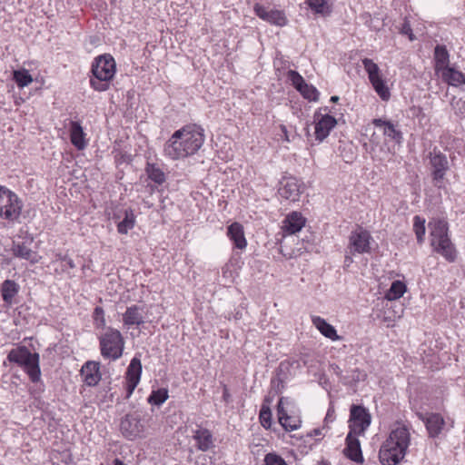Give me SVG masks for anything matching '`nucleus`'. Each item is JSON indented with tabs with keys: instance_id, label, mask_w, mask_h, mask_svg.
<instances>
[{
	"instance_id": "864d4df0",
	"label": "nucleus",
	"mask_w": 465,
	"mask_h": 465,
	"mask_svg": "<svg viewBox=\"0 0 465 465\" xmlns=\"http://www.w3.org/2000/svg\"><path fill=\"white\" fill-rule=\"evenodd\" d=\"M113 465H126V464L124 463V461H122L120 459H114L113 461Z\"/></svg>"
},
{
	"instance_id": "a878e982",
	"label": "nucleus",
	"mask_w": 465,
	"mask_h": 465,
	"mask_svg": "<svg viewBox=\"0 0 465 465\" xmlns=\"http://www.w3.org/2000/svg\"><path fill=\"white\" fill-rule=\"evenodd\" d=\"M312 322L320 332L331 341H338L341 337L337 334L335 328L320 316H312Z\"/></svg>"
},
{
	"instance_id": "bb28decb",
	"label": "nucleus",
	"mask_w": 465,
	"mask_h": 465,
	"mask_svg": "<svg viewBox=\"0 0 465 465\" xmlns=\"http://www.w3.org/2000/svg\"><path fill=\"white\" fill-rule=\"evenodd\" d=\"M193 439L197 442V448L202 451H206L213 446V435L207 429L195 430Z\"/></svg>"
},
{
	"instance_id": "5fc2aeb1",
	"label": "nucleus",
	"mask_w": 465,
	"mask_h": 465,
	"mask_svg": "<svg viewBox=\"0 0 465 465\" xmlns=\"http://www.w3.org/2000/svg\"><path fill=\"white\" fill-rule=\"evenodd\" d=\"M353 158H354L353 155L351 154L350 156L346 157L345 162L346 163H351V162H352Z\"/></svg>"
},
{
	"instance_id": "6e6d98bb",
	"label": "nucleus",
	"mask_w": 465,
	"mask_h": 465,
	"mask_svg": "<svg viewBox=\"0 0 465 465\" xmlns=\"http://www.w3.org/2000/svg\"><path fill=\"white\" fill-rule=\"evenodd\" d=\"M338 100H339V97L336 95L331 97V102H332V103H336V102H338Z\"/></svg>"
},
{
	"instance_id": "6ab92c4d",
	"label": "nucleus",
	"mask_w": 465,
	"mask_h": 465,
	"mask_svg": "<svg viewBox=\"0 0 465 465\" xmlns=\"http://www.w3.org/2000/svg\"><path fill=\"white\" fill-rule=\"evenodd\" d=\"M372 124L375 127L380 128L386 137L390 138L396 143H401L403 140L402 133L391 121L377 118L372 120Z\"/></svg>"
},
{
	"instance_id": "c03bdc74",
	"label": "nucleus",
	"mask_w": 465,
	"mask_h": 465,
	"mask_svg": "<svg viewBox=\"0 0 465 465\" xmlns=\"http://www.w3.org/2000/svg\"><path fill=\"white\" fill-rule=\"evenodd\" d=\"M265 465H288L286 461L274 452L267 453L264 457Z\"/></svg>"
},
{
	"instance_id": "e433bc0d",
	"label": "nucleus",
	"mask_w": 465,
	"mask_h": 465,
	"mask_svg": "<svg viewBox=\"0 0 465 465\" xmlns=\"http://www.w3.org/2000/svg\"><path fill=\"white\" fill-rule=\"evenodd\" d=\"M14 80L16 84L23 88L29 85L33 82V77L25 69L14 71Z\"/></svg>"
},
{
	"instance_id": "ddd939ff",
	"label": "nucleus",
	"mask_w": 465,
	"mask_h": 465,
	"mask_svg": "<svg viewBox=\"0 0 465 465\" xmlns=\"http://www.w3.org/2000/svg\"><path fill=\"white\" fill-rule=\"evenodd\" d=\"M253 11L259 18L277 26H284L288 22L283 11L269 9L259 3L254 5Z\"/></svg>"
},
{
	"instance_id": "f03ea898",
	"label": "nucleus",
	"mask_w": 465,
	"mask_h": 465,
	"mask_svg": "<svg viewBox=\"0 0 465 465\" xmlns=\"http://www.w3.org/2000/svg\"><path fill=\"white\" fill-rule=\"evenodd\" d=\"M411 434L404 425L392 430L380 449L379 459L382 465H397L405 457Z\"/></svg>"
},
{
	"instance_id": "c9c22d12",
	"label": "nucleus",
	"mask_w": 465,
	"mask_h": 465,
	"mask_svg": "<svg viewBox=\"0 0 465 465\" xmlns=\"http://www.w3.org/2000/svg\"><path fill=\"white\" fill-rule=\"evenodd\" d=\"M413 231L416 234L418 243L421 244L424 242L426 232L425 219L419 215L413 218Z\"/></svg>"
},
{
	"instance_id": "7ed1b4c3",
	"label": "nucleus",
	"mask_w": 465,
	"mask_h": 465,
	"mask_svg": "<svg viewBox=\"0 0 465 465\" xmlns=\"http://www.w3.org/2000/svg\"><path fill=\"white\" fill-rule=\"evenodd\" d=\"M428 228L432 250L448 262H453L457 257V251L449 236L448 222L445 219L432 218L428 223Z\"/></svg>"
},
{
	"instance_id": "f3484780",
	"label": "nucleus",
	"mask_w": 465,
	"mask_h": 465,
	"mask_svg": "<svg viewBox=\"0 0 465 465\" xmlns=\"http://www.w3.org/2000/svg\"><path fill=\"white\" fill-rule=\"evenodd\" d=\"M358 435L359 434H354V432L349 431L345 440L346 447L343 450V453L348 459L357 463H362L363 457L361 453L360 440L357 438Z\"/></svg>"
},
{
	"instance_id": "20e7f679",
	"label": "nucleus",
	"mask_w": 465,
	"mask_h": 465,
	"mask_svg": "<svg viewBox=\"0 0 465 465\" xmlns=\"http://www.w3.org/2000/svg\"><path fill=\"white\" fill-rule=\"evenodd\" d=\"M6 361L21 367L32 382L40 381V356L37 352H31L26 346L21 345L8 352Z\"/></svg>"
},
{
	"instance_id": "6e6552de",
	"label": "nucleus",
	"mask_w": 465,
	"mask_h": 465,
	"mask_svg": "<svg viewBox=\"0 0 465 465\" xmlns=\"http://www.w3.org/2000/svg\"><path fill=\"white\" fill-rule=\"evenodd\" d=\"M362 64L365 71L368 73L369 80L377 94L381 100L388 101L391 97V92L384 79L380 74V68L378 64L369 58H364L362 60Z\"/></svg>"
},
{
	"instance_id": "f257e3e1",
	"label": "nucleus",
	"mask_w": 465,
	"mask_h": 465,
	"mask_svg": "<svg viewBox=\"0 0 465 465\" xmlns=\"http://www.w3.org/2000/svg\"><path fill=\"white\" fill-rule=\"evenodd\" d=\"M204 142L203 129L196 124L186 125L175 131L165 143L163 152L173 160L195 153Z\"/></svg>"
},
{
	"instance_id": "9b49d317",
	"label": "nucleus",
	"mask_w": 465,
	"mask_h": 465,
	"mask_svg": "<svg viewBox=\"0 0 465 465\" xmlns=\"http://www.w3.org/2000/svg\"><path fill=\"white\" fill-rule=\"evenodd\" d=\"M430 164L432 167V179L434 185L438 188L443 186V179L449 169V162L444 153L437 149L430 153Z\"/></svg>"
},
{
	"instance_id": "412c9836",
	"label": "nucleus",
	"mask_w": 465,
	"mask_h": 465,
	"mask_svg": "<svg viewBox=\"0 0 465 465\" xmlns=\"http://www.w3.org/2000/svg\"><path fill=\"white\" fill-rule=\"evenodd\" d=\"M305 218L298 212H292L283 220L282 230L288 234L300 232L305 225Z\"/></svg>"
},
{
	"instance_id": "72a5a7b5",
	"label": "nucleus",
	"mask_w": 465,
	"mask_h": 465,
	"mask_svg": "<svg viewBox=\"0 0 465 465\" xmlns=\"http://www.w3.org/2000/svg\"><path fill=\"white\" fill-rule=\"evenodd\" d=\"M145 172L148 177L157 184H162L165 182L164 173L154 163H147Z\"/></svg>"
},
{
	"instance_id": "4d7b16f0",
	"label": "nucleus",
	"mask_w": 465,
	"mask_h": 465,
	"mask_svg": "<svg viewBox=\"0 0 465 465\" xmlns=\"http://www.w3.org/2000/svg\"><path fill=\"white\" fill-rule=\"evenodd\" d=\"M313 434L314 435H320L321 434V430L319 429H315V430H313Z\"/></svg>"
},
{
	"instance_id": "4468645a",
	"label": "nucleus",
	"mask_w": 465,
	"mask_h": 465,
	"mask_svg": "<svg viewBox=\"0 0 465 465\" xmlns=\"http://www.w3.org/2000/svg\"><path fill=\"white\" fill-rule=\"evenodd\" d=\"M315 122V139L319 142H322L329 134L330 132L337 124L335 117L326 114H321L316 113L314 114Z\"/></svg>"
},
{
	"instance_id": "7c9ffc66",
	"label": "nucleus",
	"mask_w": 465,
	"mask_h": 465,
	"mask_svg": "<svg viewBox=\"0 0 465 465\" xmlns=\"http://www.w3.org/2000/svg\"><path fill=\"white\" fill-rule=\"evenodd\" d=\"M425 424L430 436L436 437L440 434L444 420L440 414L433 413L427 418Z\"/></svg>"
},
{
	"instance_id": "dca6fc26",
	"label": "nucleus",
	"mask_w": 465,
	"mask_h": 465,
	"mask_svg": "<svg viewBox=\"0 0 465 465\" xmlns=\"http://www.w3.org/2000/svg\"><path fill=\"white\" fill-rule=\"evenodd\" d=\"M142 373L140 359L134 357L126 371V398H129L138 385Z\"/></svg>"
},
{
	"instance_id": "423d86ee",
	"label": "nucleus",
	"mask_w": 465,
	"mask_h": 465,
	"mask_svg": "<svg viewBox=\"0 0 465 465\" xmlns=\"http://www.w3.org/2000/svg\"><path fill=\"white\" fill-rule=\"evenodd\" d=\"M99 345L101 355L104 359L116 361L123 355L124 340L118 330L107 327L99 337Z\"/></svg>"
},
{
	"instance_id": "8fccbe9b",
	"label": "nucleus",
	"mask_w": 465,
	"mask_h": 465,
	"mask_svg": "<svg viewBox=\"0 0 465 465\" xmlns=\"http://www.w3.org/2000/svg\"><path fill=\"white\" fill-rule=\"evenodd\" d=\"M280 129H281V131L282 133V139L284 141H286V142H290V138H289V134H288V130H287L286 126L283 125V124H281L280 125Z\"/></svg>"
},
{
	"instance_id": "37998d69",
	"label": "nucleus",
	"mask_w": 465,
	"mask_h": 465,
	"mask_svg": "<svg viewBox=\"0 0 465 465\" xmlns=\"http://www.w3.org/2000/svg\"><path fill=\"white\" fill-rule=\"evenodd\" d=\"M288 79L292 82L297 91L302 88L303 84H306L303 77L294 70H290L288 72Z\"/></svg>"
},
{
	"instance_id": "0eeeda50",
	"label": "nucleus",
	"mask_w": 465,
	"mask_h": 465,
	"mask_svg": "<svg viewBox=\"0 0 465 465\" xmlns=\"http://www.w3.org/2000/svg\"><path fill=\"white\" fill-rule=\"evenodd\" d=\"M22 207V203L15 193L0 186V218L9 221L17 220Z\"/></svg>"
},
{
	"instance_id": "b1692460",
	"label": "nucleus",
	"mask_w": 465,
	"mask_h": 465,
	"mask_svg": "<svg viewBox=\"0 0 465 465\" xmlns=\"http://www.w3.org/2000/svg\"><path fill=\"white\" fill-rule=\"evenodd\" d=\"M227 235L233 242L234 246L238 249H244L247 245L244 237L243 227L239 223H232L227 230Z\"/></svg>"
},
{
	"instance_id": "a19ab883",
	"label": "nucleus",
	"mask_w": 465,
	"mask_h": 465,
	"mask_svg": "<svg viewBox=\"0 0 465 465\" xmlns=\"http://www.w3.org/2000/svg\"><path fill=\"white\" fill-rule=\"evenodd\" d=\"M259 419L262 426L265 429H269L272 426V411L271 409L262 405L260 411Z\"/></svg>"
},
{
	"instance_id": "09e8293b",
	"label": "nucleus",
	"mask_w": 465,
	"mask_h": 465,
	"mask_svg": "<svg viewBox=\"0 0 465 465\" xmlns=\"http://www.w3.org/2000/svg\"><path fill=\"white\" fill-rule=\"evenodd\" d=\"M223 399L227 403L231 401V394L226 385H223Z\"/></svg>"
},
{
	"instance_id": "393cba45",
	"label": "nucleus",
	"mask_w": 465,
	"mask_h": 465,
	"mask_svg": "<svg viewBox=\"0 0 465 465\" xmlns=\"http://www.w3.org/2000/svg\"><path fill=\"white\" fill-rule=\"evenodd\" d=\"M301 367L300 361L295 359H288L282 361L277 369V376L278 380L281 382L285 381L292 375H293V371L299 369Z\"/></svg>"
},
{
	"instance_id": "2f4dec72",
	"label": "nucleus",
	"mask_w": 465,
	"mask_h": 465,
	"mask_svg": "<svg viewBox=\"0 0 465 465\" xmlns=\"http://www.w3.org/2000/svg\"><path fill=\"white\" fill-rule=\"evenodd\" d=\"M135 224V215L132 209L124 210V219L117 223V231L121 234H126Z\"/></svg>"
},
{
	"instance_id": "58836bf2",
	"label": "nucleus",
	"mask_w": 465,
	"mask_h": 465,
	"mask_svg": "<svg viewBox=\"0 0 465 465\" xmlns=\"http://www.w3.org/2000/svg\"><path fill=\"white\" fill-rule=\"evenodd\" d=\"M94 324L96 329H104L106 325L104 311L102 307H95L93 312Z\"/></svg>"
},
{
	"instance_id": "4be33fe9",
	"label": "nucleus",
	"mask_w": 465,
	"mask_h": 465,
	"mask_svg": "<svg viewBox=\"0 0 465 465\" xmlns=\"http://www.w3.org/2000/svg\"><path fill=\"white\" fill-rule=\"evenodd\" d=\"M123 322L126 326L142 325L144 323V310L139 305L127 307L123 314Z\"/></svg>"
},
{
	"instance_id": "bf43d9fd",
	"label": "nucleus",
	"mask_w": 465,
	"mask_h": 465,
	"mask_svg": "<svg viewBox=\"0 0 465 465\" xmlns=\"http://www.w3.org/2000/svg\"><path fill=\"white\" fill-rule=\"evenodd\" d=\"M330 416H331V411L329 410L328 412H327V416L325 419L329 418Z\"/></svg>"
},
{
	"instance_id": "c756f323",
	"label": "nucleus",
	"mask_w": 465,
	"mask_h": 465,
	"mask_svg": "<svg viewBox=\"0 0 465 465\" xmlns=\"http://www.w3.org/2000/svg\"><path fill=\"white\" fill-rule=\"evenodd\" d=\"M12 251L14 255L18 258L28 260L32 263H35L38 262L37 255L24 242L14 243Z\"/></svg>"
},
{
	"instance_id": "13d9d810",
	"label": "nucleus",
	"mask_w": 465,
	"mask_h": 465,
	"mask_svg": "<svg viewBox=\"0 0 465 465\" xmlns=\"http://www.w3.org/2000/svg\"><path fill=\"white\" fill-rule=\"evenodd\" d=\"M318 465H329V463L327 461L322 460V461L319 462Z\"/></svg>"
},
{
	"instance_id": "39448f33",
	"label": "nucleus",
	"mask_w": 465,
	"mask_h": 465,
	"mask_svg": "<svg viewBox=\"0 0 465 465\" xmlns=\"http://www.w3.org/2000/svg\"><path fill=\"white\" fill-rule=\"evenodd\" d=\"M93 77L90 85L97 92H104L110 87V81L115 74V62L112 55L103 54L96 57L92 64Z\"/></svg>"
},
{
	"instance_id": "a211bd4d",
	"label": "nucleus",
	"mask_w": 465,
	"mask_h": 465,
	"mask_svg": "<svg viewBox=\"0 0 465 465\" xmlns=\"http://www.w3.org/2000/svg\"><path fill=\"white\" fill-rule=\"evenodd\" d=\"M284 398H281L277 404V414L280 424L287 431H292L297 430L301 426V420L297 416L289 415L285 411Z\"/></svg>"
},
{
	"instance_id": "1a4fd4ad",
	"label": "nucleus",
	"mask_w": 465,
	"mask_h": 465,
	"mask_svg": "<svg viewBox=\"0 0 465 465\" xmlns=\"http://www.w3.org/2000/svg\"><path fill=\"white\" fill-rule=\"evenodd\" d=\"M371 421L369 411L361 406L352 404L350 409V431L354 434H363Z\"/></svg>"
},
{
	"instance_id": "ea45409f",
	"label": "nucleus",
	"mask_w": 465,
	"mask_h": 465,
	"mask_svg": "<svg viewBox=\"0 0 465 465\" xmlns=\"http://www.w3.org/2000/svg\"><path fill=\"white\" fill-rule=\"evenodd\" d=\"M307 4L317 14L324 15L330 12L326 0H307Z\"/></svg>"
},
{
	"instance_id": "2eb2a0df",
	"label": "nucleus",
	"mask_w": 465,
	"mask_h": 465,
	"mask_svg": "<svg viewBox=\"0 0 465 465\" xmlns=\"http://www.w3.org/2000/svg\"><path fill=\"white\" fill-rule=\"evenodd\" d=\"M278 193L285 200L296 202L300 198L301 183L295 177H283L280 182Z\"/></svg>"
},
{
	"instance_id": "49530a36",
	"label": "nucleus",
	"mask_w": 465,
	"mask_h": 465,
	"mask_svg": "<svg viewBox=\"0 0 465 465\" xmlns=\"http://www.w3.org/2000/svg\"><path fill=\"white\" fill-rule=\"evenodd\" d=\"M64 262H62V271L64 272L69 273V269H74L75 263L74 262L73 259L68 255L66 257H64Z\"/></svg>"
},
{
	"instance_id": "c85d7f7f",
	"label": "nucleus",
	"mask_w": 465,
	"mask_h": 465,
	"mask_svg": "<svg viewBox=\"0 0 465 465\" xmlns=\"http://www.w3.org/2000/svg\"><path fill=\"white\" fill-rule=\"evenodd\" d=\"M19 287L12 280H5L1 286V294L3 301L7 304H12L14 297L17 294Z\"/></svg>"
},
{
	"instance_id": "aec40b11",
	"label": "nucleus",
	"mask_w": 465,
	"mask_h": 465,
	"mask_svg": "<svg viewBox=\"0 0 465 465\" xmlns=\"http://www.w3.org/2000/svg\"><path fill=\"white\" fill-rule=\"evenodd\" d=\"M81 376L88 386H95L101 380L100 364L96 361H87L81 369Z\"/></svg>"
},
{
	"instance_id": "f8f14e48",
	"label": "nucleus",
	"mask_w": 465,
	"mask_h": 465,
	"mask_svg": "<svg viewBox=\"0 0 465 465\" xmlns=\"http://www.w3.org/2000/svg\"><path fill=\"white\" fill-rule=\"evenodd\" d=\"M144 430V426L141 420V415L137 412L128 413L120 423V430L122 434L128 440H134L139 437Z\"/></svg>"
},
{
	"instance_id": "de8ad7c7",
	"label": "nucleus",
	"mask_w": 465,
	"mask_h": 465,
	"mask_svg": "<svg viewBox=\"0 0 465 465\" xmlns=\"http://www.w3.org/2000/svg\"><path fill=\"white\" fill-rule=\"evenodd\" d=\"M401 33L402 35H408L411 41L414 40V35L412 34V29L411 27L410 23L407 20H405L404 23L402 24V26L401 28Z\"/></svg>"
},
{
	"instance_id": "79ce46f5",
	"label": "nucleus",
	"mask_w": 465,
	"mask_h": 465,
	"mask_svg": "<svg viewBox=\"0 0 465 465\" xmlns=\"http://www.w3.org/2000/svg\"><path fill=\"white\" fill-rule=\"evenodd\" d=\"M301 94L309 101H317L319 96V92L317 89L308 84L307 83L303 84V87L299 90Z\"/></svg>"
},
{
	"instance_id": "603ef678",
	"label": "nucleus",
	"mask_w": 465,
	"mask_h": 465,
	"mask_svg": "<svg viewBox=\"0 0 465 465\" xmlns=\"http://www.w3.org/2000/svg\"><path fill=\"white\" fill-rule=\"evenodd\" d=\"M67 254H62V253H56L55 254V261H59L61 262H64V257H66Z\"/></svg>"
},
{
	"instance_id": "9d476101",
	"label": "nucleus",
	"mask_w": 465,
	"mask_h": 465,
	"mask_svg": "<svg viewBox=\"0 0 465 465\" xmlns=\"http://www.w3.org/2000/svg\"><path fill=\"white\" fill-rule=\"evenodd\" d=\"M371 233L362 227H358L355 231H352L347 247L350 254L369 253L371 252Z\"/></svg>"
},
{
	"instance_id": "f704fd0d",
	"label": "nucleus",
	"mask_w": 465,
	"mask_h": 465,
	"mask_svg": "<svg viewBox=\"0 0 465 465\" xmlns=\"http://www.w3.org/2000/svg\"><path fill=\"white\" fill-rule=\"evenodd\" d=\"M436 66L445 68L449 63V53L445 45H437L434 50Z\"/></svg>"
},
{
	"instance_id": "a18cd8bd",
	"label": "nucleus",
	"mask_w": 465,
	"mask_h": 465,
	"mask_svg": "<svg viewBox=\"0 0 465 465\" xmlns=\"http://www.w3.org/2000/svg\"><path fill=\"white\" fill-rule=\"evenodd\" d=\"M453 108L457 115H459L460 117L465 116V93L463 97H461L460 99L454 103Z\"/></svg>"
},
{
	"instance_id": "5701e85b",
	"label": "nucleus",
	"mask_w": 465,
	"mask_h": 465,
	"mask_svg": "<svg viewBox=\"0 0 465 465\" xmlns=\"http://www.w3.org/2000/svg\"><path fill=\"white\" fill-rule=\"evenodd\" d=\"M442 78L452 86L460 87L465 93V74L453 67L446 66L442 70Z\"/></svg>"
},
{
	"instance_id": "3c124183",
	"label": "nucleus",
	"mask_w": 465,
	"mask_h": 465,
	"mask_svg": "<svg viewBox=\"0 0 465 465\" xmlns=\"http://www.w3.org/2000/svg\"><path fill=\"white\" fill-rule=\"evenodd\" d=\"M353 254H350L349 252V250L347 249L346 251V255H345V258H344V262L346 265H350L353 261H352V256Z\"/></svg>"
},
{
	"instance_id": "cd10ccee",
	"label": "nucleus",
	"mask_w": 465,
	"mask_h": 465,
	"mask_svg": "<svg viewBox=\"0 0 465 465\" xmlns=\"http://www.w3.org/2000/svg\"><path fill=\"white\" fill-rule=\"evenodd\" d=\"M70 138L72 143L79 150L86 146L83 127L78 122H72L70 127Z\"/></svg>"
},
{
	"instance_id": "473e14b6",
	"label": "nucleus",
	"mask_w": 465,
	"mask_h": 465,
	"mask_svg": "<svg viewBox=\"0 0 465 465\" xmlns=\"http://www.w3.org/2000/svg\"><path fill=\"white\" fill-rule=\"evenodd\" d=\"M407 288L404 282L401 281H394L388 292L385 294V298L388 301L398 300L405 293Z\"/></svg>"
},
{
	"instance_id": "4c0bfd02",
	"label": "nucleus",
	"mask_w": 465,
	"mask_h": 465,
	"mask_svg": "<svg viewBox=\"0 0 465 465\" xmlns=\"http://www.w3.org/2000/svg\"><path fill=\"white\" fill-rule=\"evenodd\" d=\"M168 399V391L166 389H159L153 391L148 398V402L160 406Z\"/></svg>"
}]
</instances>
